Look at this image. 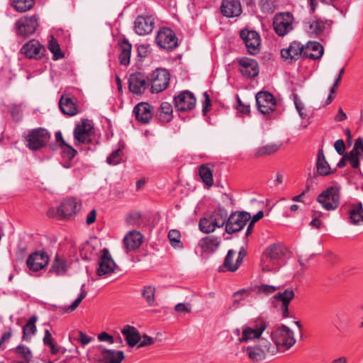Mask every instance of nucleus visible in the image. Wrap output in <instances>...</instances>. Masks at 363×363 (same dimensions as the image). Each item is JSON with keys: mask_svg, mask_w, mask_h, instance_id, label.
<instances>
[{"mask_svg": "<svg viewBox=\"0 0 363 363\" xmlns=\"http://www.w3.org/2000/svg\"><path fill=\"white\" fill-rule=\"evenodd\" d=\"M270 334L274 345L267 340H263L261 342L263 344V347L271 355L275 354L281 349H289L296 342L293 331L285 325L274 327L271 330Z\"/></svg>", "mask_w": 363, "mask_h": 363, "instance_id": "obj_1", "label": "nucleus"}, {"mask_svg": "<svg viewBox=\"0 0 363 363\" xmlns=\"http://www.w3.org/2000/svg\"><path fill=\"white\" fill-rule=\"evenodd\" d=\"M285 255L286 249L280 243H273L267 246L261 258L262 271L277 272L281 267L279 262L284 259Z\"/></svg>", "mask_w": 363, "mask_h": 363, "instance_id": "obj_2", "label": "nucleus"}, {"mask_svg": "<svg viewBox=\"0 0 363 363\" xmlns=\"http://www.w3.org/2000/svg\"><path fill=\"white\" fill-rule=\"evenodd\" d=\"M50 139V133L43 128H37L28 131L26 140L27 147L31 150H38L45 147Z\"/></svg>", "mask_w": 363, "mask_h": 363, "instance_id": "obj_3", "label": "nucleus"}, {"mask_svg": "<svg viewBox=\"0 0 363 363\" xmlns=\"http://www.w3.org/2000/svg\"><path fill=\"white\" fill-rule=\"evenodd\" d=\"M340 187L332 186L327 188L317 197V201L327 211L335 210L340 205Z\"/></svg>", "mask_w": 363, "mask_h": 363, "instance_id": "obj_4", "label": "nucleus"}, {"mask_svg": "<svg viewBox=\"0 0 363 363\" xmlns=\"http://www.w3.org/2000/svg\"><path fill=\"white\" fill-rule=\"evenodd\" d=\"M239 35L250 55H255L259 52L261 48V38L259 34L257 31L244 28L240 31Z\"/></svg>", "mask_w": 363, "mask_h": 363, "instance_id": "obj_5", "label": "nucleus"}, {"mask_svg": "<svg viewBox=\"0 0 363 363\" xmlns=\"http://www.w3.org/2000/svg\"><path fill=\"white\" fill-rule=\"evenodd\" d=\"M93 130V125L87 120L84 119L81 123L76 124L73 131L75 145L91 143Z\"/></svg>", "mask_w": 363, "mask_h": 363, "instance_id": "obj_6", "label": "nucleus"}, {"mask_svg": "<svg viewBox=\"0 0 363 363\" xmlns=\"http://www.w3.org/2000/svg\"><path fill=\"white\" fill-rule=\"evenodd\" d=\"M148 81L151 83L152 93H160L167 88L169 83V72L166 69H156Z\"/></svg>", "mask_w": 363, "mask_h": 363, "instance_id": "obj_7", "label": "nucleus"}, {"mask_svg": "<svg viewBox=\"0 0 363 363\" xmlns=\"http://www.w3.org/2000/svg\"><path fill=\"white\" fill-rule=\"evenodd\" d=\"M251 215L246 212H235L228 218V223L225 226V232L228 234H233L240 231L244 226L250 221Z\"/></svg>", "mask_w": 363, "mask_h": 363, "instance_id": "obj_8", "label": "nucleus"}, {"mask_svg": "<svg viewBox=\"0 0 363 363\" xmlns=\"http://www.w3.org/2000/svg\"><path fill=\"white\" fill-rule=\"evenodd\" d=\"M157 44L162 49L172 51L178 46V38L169 28H161L155 38Z\"/></svg>", "mask_w": 363, "mask_h": 363, "instance_id": "obj_9", "label": "nucleus"}, {"mask_svg": "<svg viewBox=\"0 0 363 363\" xmlns=\"http://www.w3.org/2000/svg\"><path fill=\"white\" fill-rule=\"evenodd\" d=\"M267 328V325L265 322L262 320V319H258V321H256L255 324L251 326L245 325L242 327V336L239 337V341L240 342H247L249 340H252L255 339H257L258 341L259 339H264L262 337V335L265 330Z\"/></svg>", "mask_w": 363, "mask_h": 363, "instance_id": "obj_10", "label": "nucleus"}, {"mask_svg": "<svg viewBox=\"0 0 363 363\" xmlns=\"http://www.w3.org/2000/svg\"><path fill=\"white\" fill-rule=\"evenodd\" d=\"M255 100L257 108L262 114H269L273 112L277 106L274 96L269 91H259L255 95Z\"/></svg>", "mask_w": 363, "mask_h": 363, "instance_id": "obj_11", "label": "nucleus"}, {"mask_svg": "<svg viewBox=\"0 0 363 363\" xmlns=\"http://www.w3.org/2000/svg\"><path fill=\"white\" fill-rule=\"evenodd\" d=\"M293 15L290 13H281L275 16L273 21L274 31L279 36H284L293 30Z\"/></svg>", "mask_w": 363, "mask_h": 363, "instance_id": "obj_12", "label": "nucleus"}, {"mask_svg": "<svg viewBox=\"0 0 363 363\" xmlns=\"http://www.w3.org/2000/svg\"><path fill=\"white\" fill-rule=\"evenodd\" d=\"M38 18L35 15H33L30 17L23 16L19 18L16 23L17 34L23 38H27L33 35L38 26Z\"/></svg>", "mask_w": 363, "mask_h": 363, "instance_id": "obj_13", "label": "nucleus"}, {"mask_svg": "<svg viewBox=\"0 0 363 363\" xmlns=\"http://www.w3.org/2000/svg\"><path fill=\"white\" fill-rule=\"evenodd\" d=\"M196 99L192 92L184 91L174 96V104L177 111L185 112L194 108Z\"/></svg>", "mask_w": 363, "mask_h": 363, "instance_id": "obj_14", "label": "nucleus"}, {"mask_svg": "<svg viewBox=\"0 0 363 363\" xmlns=\"http://www.w3.org/2000/svg\"><path fill=\"white\" fill-rule=\"evenodd\" d=\"M79 204L74 198L65 199L57 208V215L59 219H69L75 215L80 209Z\"/></svg>", "mask_w": 363, "mask_h": 363, "instance_id": "obj_15", "label": "nucleus"}, {"mask_svg": "<svg viewBox=\"0 0 363 363\" xmlns=\"http://www.w3.org/2000/svg\"><path fill=\"white\" fill-rule=\"evenodd\" d=\"M239 70L242 75L247 79H253L258 76L259 68L258 62L252 58L243 57L238 59Z\"/></svg>", "mask_w": 363, "mask_h": 363, "instance_id": "obj_16", "label": "nucleus"}, {"mask_svg": "<svg viewBox=\"0 0 363 363\" xmlns=\"http://www.w3.org/2000/svg\"><path fill=\"white\" fill-rule=\"evenodd\" d=\"M50 258L44 251H35L31 253L27 260L26 264L28 268L33 272H38L45 268L49 263Z\"/></svg>", "mask_w": 363, "mask_h": 363, "instance_id": "obj_17", "label": "nucleus"}, {"mask_svg": "<svg viewBox=\"0 0 363 363\" xmlns=\"http://www.w3.org/2000/svg\"><path fill=\"white\" fill-rule=\"evenodd\" d=\"M45 52V48L35 39L24 44L21 49V52L25 55L26 57L35 60L41 59Z\"/></svg>", "mask_w": 363, "mask_h": 363, "instance_id": "obj_18", "label": "nucleus"}, {"mask_svg": "<svg viewBox=\"0 0 363 363\" xmlns=\"http://www.w3.org/2000/svg\"><path fill=\"white\" fill-rule=\"evenodd\" d=\"M116 264L107 248H104L101 255L99 259V267L96 269V274L99 277L105 276L114 271Z\"/></svg>", "mask_w": 363, "mask_h": 363, "instance_id": "obj_19", "label": "nucleus"}, {"mask_svg": "<svg viewBox=\"0 0 363 363\" xmlns=\"http://www.w3.org/2000/svg\"><path fill=\"white\" fill-rule=\"evenodd\" d=\"M135 119L140 123L147 124L153 116V106L146 102H140L133 108Z\"/></svg>", "mask_w": 363, "mask_h": 363, "instance_id": "obj_20", "label": "nucleus"}, {"mask_svg": "<svg viewBox=\"0 0 363 363\" xmlns=\"http://www.w3.org/2000/svg\"><path fill=\"white\" fill-rule=\"evenodd\" d=\"M147 77L143 73L131 74L128 79L129 90L135 94H142L147 89Z\"/></svg>", "mask_w": 363, "mask_h": 363, "instance_id": "obj_21", "label": "nucleus"}, {"mask_svg": "<svg viewBox=\"0 0 363 363\" xmlns=\"http://www.w3.org/2000/svg\"><path fill=\"white\" fill-rule=\"evenodd\" d=\"M155 22L151 16H138L134 22L135 32L139 35L150 33L154 28Z\"/></svg>", "mask_w": 363, "mask_h": 363, "instance_id": "obj_22", "label": "nucleus"}, {"mask_svg": "<svg viewBox=\"0 0 363 363\" xmlns=\"http://www.w3.org/2000/svg\"><path fill=\"white\" fill-rule=\"evenodd\" d=\"M220 10L221 14L225 17H237L242 13L240 1V0H223Z\"/></svg>", "mask_w": 363, "mask_h": 363, "instance_id": "obj_23", "label": "nucleus"}, {"mask_svg": "<svg viewBox=\"0 0 363 363\" xmlns=\"http://www.w3.org/2000/svg\"><path fill=\"white\" fill-rule=\"evenodd\" d=\"M316 169H317V174L314 173L313 176H311V179H308V180H307L308 184L310 180L316 179L318 175L327 176V175L333 174L336 171V169H335L334 170H332V171L330 170V167L325 160L323 149H320L318 152L317 161H316Z\"/></svg>", "mask_w": 363, "mask_h": 363, "instance_id": "obj_24", "label": "nucleus"}, {"mask_svg": "<svg viewBox=\"0 0 363 363\" xmlns=\"http://www.w3.org/2000/svg\"><path fill=\"white\" fill-rule=\"evenodd\" d=\"M294 297V292L291 289H286L283 292H279L274 295V300L281 302V310L283 318H289V304Z\"/></svg>", "mask_w": 363, "mask_h": 363, "instance_id": "obj_25", "label": "nucleus"}, {"mask_svg": "<svg viewBox=\"0 0 363 363\" xmlns=\"http://www.w3.org/2000/svg\"><path fill=\"white\" fill-rule=\"evenodd\" d=\"M305 45H301L300 43L294 41L286 49L281 50V55L286 60H297L300 56L303 57V50Z\"/></svg>", "mask_w": 363, "mask_h": 363, "instance_id": "obj_26", "label": "nucleus"}, {"mask_svg": "<svg viewBox=\"0 0 363 363\" xmlns=\"http://www.w3.org/2000/svg\"><path fill=\"white\" fill-rule=\"evenodd\" d=\"M264 339H259L258 343L253 346H248L245 352L250 360L253 362H260L265 359L266 353L268 352L263 347V344L261 342Z\"/></svg>", "mask_w": 363, "mask_h": 363, "instance_id": "obj_27", "label": "nucleus"}, {"mask_svg": "<svg viewBox=\"0 0 363 363\" xmlns=\"http://www.w3.org/2000/svg\"><path fill=\"white\" fill-rule=\"evenodd\" d=\"M323 52L324 49L320 43L315 41H310L306 45H305V50H303V58L318 60L322 57Z\"/></svg>", "mask_w": 363, "mask_h": 363, "instance_id": "obj_28", "label": "nucleus"}, {"mask_svg": "<svg viewBox=\"0 0 363 363\" xmlns=\"http://www.w3.org/2000/svg\"><path fill=\"white\" fill-rule=\"evenodd\" d=\"M122 334L125 336V339L129 347H134L141 340V335L138 330L131 325H126L121 330Z\"/></svg>", "mask_w": 363, "mask_h": 363, "instance_id": "obj_29", "label": "nucleus"}, {"mask_svg": "<svg viewBox=\"0 0 363 363\" xmlns=\"http://www.w3.org/2000/svg\"><path fill=\"white\" fill-rule=\"evenodd\" d=\"M120 54L118 57L119 62L121 65L128 66L130 64L131 55L132 45L128 39L123 38L119 43Z\"/></svg>", "mask_w": 363, "mask_h": 363, "instance_id": "obj_30", "label": "nucleus"}, {"mask_svg": "<svg viewBox=\"0 0 363 363\" xmlns=\"http://www.w3.org/2000/svg\"><path fill=\"white\" fill-rule=\"evenodd\" d=\"M221 240L214 235L207 236L200 240L199 245L205 253H213L220 246Z\"/></svg>", "mask_w": 363, "mask_h": 363, "instance_id": "obj_31", "label": "nucleus"}, {"mask_svg": "<svg viewBox=\"0 0 363 363\" xmlns=\"http://www.w3.org/2000/svg\"><path fill=\"white\" fill-rule=\"evenodd\" d=\"M326 21L320 18L308 21L306 23V30L311 37H319L324 32Z\"/></svg>", "mask_w": 363, "mask_h": 363, "instance_id": "obj_32", "label": "nucleus"}, {"mask_svg": "<svg viewBox=\"0 0 363 363\" xmlns=\"http://www.w3.org/2000/svg\"><path fill=\"white\" fill-rule=\"evenodd\" d=\"M142 235L140 233L130 232L123 238V244L127 251L138 249L142 243Z\"/></svg>", "mask_w": 363, "mask_h": 363, "instance_id": "obj_33", "label": "nucleus"}, {"mask_svg": "<svg viewBox=\"0 0 363 363\" xmlns=\"http://www.w3.org/2000/svg\"><path fill=\"white\" fill-rule=\"evenodd\" d=\"M67 268V259L56 255L52 261L49 273H53L57 276H63L66 274Z\"/></svg>", "mask_w": 363, "mask_h": 363, "instance_id": "obj_34", "label": "nucleus"}, {"mask_svg": "<svg viewBox=\"0 0 363 363\" xmlns=\"http://www.w3.org/2000/svg\"><path fill=\"white\" fill-rule=\"evenodd\" d=\"M172 106L168 102H162L156 113V118L162 123H169L173 118Z\"/></svg>", "mask_w": 363, "mask_h": 363, "instance_id": "obj_35", "label": "nucleus"}, {"mask_svg": "<svg viewBox=\"0 0 363 363\" xmlns=\"http://www.w3.org/2000/svg\"><path fill=\"white\" fill-rule=\"evenodd\" d=\"M213 165L211 164H201L199 168V174L202 179V182L208 187H211L213 184Z\"/></svg>", "mask_w": 363, "mask_h": 363, "instance_id": "obj_36", "label": "nucleus"}, {"mask_svg": "<svg viewBox=\"0 0 363 363\" xmlns=\"http://www.w3.org/2000/svg\"><path fill=\"white\" fill-rule=\"evenodd\" d=\"M350 221L354 225L363 223V205L362 202L352 204L349 211Z\"/></svg>", "mask_w": 363, "mask_h": 363, "instance_id": "obj_37", "label": "nucleus"}, {"mask_svg": "<svg viewBox=\"0 0 363 363\" xmlns=\"http://www.w3.org/2000/svg\"><path fill=\"white\" fill-rule=\"evenodd\" d=\"M211 216L213 220L214 225L217 228H221L223 225H227L228 223V211L227 210L220 206H219L217 210L214 211Z\"/></svg>", "mask_w": 363, "mask_h": 363, "instance_id": "obj_38", "label": "nucleus"}, {"mask_svg": "<svg viewBox=\"0 0 363 363\" xmlns=\"http://www.w3.org/2000/svg\"><path fill=\"white\" fill-rule=\"evenodd\" d=\"M59 106L65 115L72 116L77 113L76 104L71 98L62 96L59 102Z\"/></svg>", "mask_w": 363, "mask_h": 363, "instance_id": "obj_39", "label": "nucleus"}, {"mask_svg": "<svg viewBox=\"0 0 363 363\" xmlns=\"http://www.w3.org/2000/svg\"><path fill=\"white\" fill-rule=\"evenodd\" d=\"M103 360L104 363H121L124 359V354L122 351H114L112 350H104Z\"/></svg>", "mask_w": 363, "mask_h": 363, "instance_id": "obj_40", "label": "nucleus"}, {"mask_svg": "<svg viewBox=\"0 0 363 363\" xmlns=\"http://www.w3.org/2000/svg\"><path fill=\"white\" fill-rule=\"evenodd\" d=\"M35 0H11V6L18 12H26L34 6Z\"/></svg>", "mask_w": 363, "mask_h": 363, "instance_id": "obj_41", "label": "nucleus"}, {"mask_svg": "<svg viewBox=\"0 0 363 363\" xmlns=\"http://www.w3.org/2000/svg\"><path fill=\"white\" fill-rule=\"evenodd\" d=\"M199 226L200 230L206 234L213 232L217 228L216 225H214L211 215L201 218L199 220Z\"/></svg>", "mask_w": 363, "mask_h": 363, "instance_id": "obj_42", "label": "nucleus"}, {"mask_svg": "<svg viewBox=\"0 0 363 363\" xmlns=\"http://www.w3.org/2000/svg\"><path fill=\"white\" fill-rule=\"evenodd\" d=\"M235 255V251L233 250H229L228 251L227 255L225 257L223 267L225 268L227 271L234 272H235L238 268L239 265L238 264L237 261H235V263H233V260L234 258V256Z\"/></svg>", "mask_w": 363, "mask_h": 363, "instance_id": "obj_43", "label": "nucleus"}, {"mask_svg": "<svg viewBox=\"0 0 363 363\" xmlns=\"http://www.w3.org/2000/svg\"><path fill=\"white\" fill-rule=\"evenodd\" d=\"M38 319H29L28 322L23 327V340H29L36 332L35 323Z\"/></svg>", "mask_w": 363, "mask_h": 363, "instance_id": "obj_44", "label": "nucleus"}, {"mask_svg": "<svg viewBox=\"0 0 363 363\" xmlns=\"http://www.w3.org/2000/svg\"><path fill=\"white\" fill-rule=\"evenodd\" d=\"M48 49L53 54L52 59L54 60L64 57V54L60 49V45L53 36L51 37V40L49 41Z\"/></svg>", "mask_w": 363, "mask_h": 363, "instance_id": "obj_45", "label": "nucleus"}, {"mask_svg": "<svg viewBox=\"0 0 363 363\" xmlns=\"http://www.w3.org/2000/svg\"><path fill=\"white\" fill-rule=\"evenodd\" d=\"M279 146L276 144H268L260 147L256 150L255 156L257 157L269 155L276 152L279 150Z\"/></svg>", "mask_w": 363, "mask_h": 363, "instance_id": "obj_46", "label": "nucleus"}, {"mask_svg": "<svg viewBox=\"0 0 363 363\" xmlns=\"http://www.w3.org/2000/svg\"><path fill=\"white\" fill-rule=\"evenodd\" d=\"M180 232L177 230H171L168 233V238L171 245L174 248L182 249L183 247V244L180 240Z\"/></svg>", "mask_w": 363, "mask_h": 363, "instance_id": "obj_47", "label": "nucleus"}, {"mask_svg": "<svg viewBox=\"0 0 363 363\" xmlns=\"http://www.w3.org/2000/svg\"><path fill=\"white\" fill-rule=\"evenodd\" d=\"M85 284H82L80 288V294H79V296L77 298H76L69 306L65 308V311L67 313H70L73 311H74L77 306L79 305V303L82 302V301L86 297L87 292L85 290Z\"/></svg>", "mask_w": 363, "mask_h": 363, "instance_id": "obj_48", "label": "nucleus"}, {"mask_svg": "<svg viewBox=\"0 0 363 363\" xmlns=\"http://www.w3.org/2000/svg\"><path fill=\"white\" fill-rule=\"evenodd\" d=\"M123 152L121 148L113 151L106 158V162L110 165H117L123 161Z\"/></svg>", "mask_w": 363, "mask_h": 363, "instance_id": "obj_49", "label": "nucleus"}, {"mask_svg": "<svg viewBox=\"0 0 363 363\" xmlns=\"http://www.w3.org/2000/svg\"><path fill=\"white\" fill-rule=\"evenodd\" d=\"M155 288L152 286H144L142 291V296L149 306H152L155 303Z\"/></svg>", "mask_w": 363, "mask_h": 363, "instance_id": "obj_50", "label": "nucleus"}, {"mask_svg": "<svg viewBox=\"0 0 363 363\" xmlns=\"http://www.w3.org/2000/svg\"><path fill=\"white\" fill-rule=\"evenodd\" d=\"M59 148L61 150L62 157L67 161H71L77 153V151L67 143Z\"/></svg>", "mask_w": 363, "mask_h": 363, "instance_id": "obj_51", "label": "nucleus"}, {"mask_svg": "<svg viewBox=\"0 0 363 363\" xmlns=\"http://www.w3.org/2000/svg\"><path fill=\"white\" fill-rule=\"evenodd\" d=\"M15 352L27 362H30L33 357L30 349L23 345H19L17 346L15 348Z\"/></svg>", "mask_w": 363, "mask_h": 363, "instance_id": "obj_52", "label": "nucleus"}, {"mask_svg": "<svg viewBox=\"0 0 363 363\" xmlns=\"http://www.w3.org/2000/svg\"><path fill=\"white\" fill-rule=\"evenodd\" d=\"M259 6L264 13H272L274 11L273 0H259Z\"/></svg>", "mask_w": 363, "mask_h": 363, "instance_id": "obj_53", "label": "nucleus"}, {"mask_svg": "<svg viewBox=\"0 0 363 363\" xmlns=\"http://www.w3.org/2000/svg\"><path fill=\"white\" fill-rule=\"evenodd\" d=\"M264 216V213L262 211H258L255 215L253 216L252 220H250V223L245 231V237H248L252 234L255 223L262 218Z\"/></svg>", "mask_w": 363, "mask_h": 363, "instance_id": "obj_54", "label": "nucleus"}, {"mask_svg": "<svg viewBox=\"0 0 363 363\" xmlns=\"http://www.w3.org/2000/svg\"><path fill=\"white\" fill-rule=\"evenodd\" d=\"M359 152L357 151L356 150H352L350 151V163L352 168L357 169L359 167L360 162H359Z\"/></svg>", "mask_w": 363, "mask_h": 363, "instance_id": "obj_55", "label": "nucleus"}, {"mask_svg": "<svg viewBox=\"0 0 363 363\" xmlns=\"http://www.w3.org/2000/svg\"><path fill=\"white\" fill-rule=\"evenodd\" d=\"M56 144H49V147L52 150H57V147L65 145L67 143L65 141L61 131L58 130L55 133Z\"/></svg>", "mask_w": 363, "mask_h": 363, "instance_id": "obj_56", "label": "nucleus"}, {"mask_svg": "<svg viewBox=\"0 0 363 363\" xmlns=\"http://www.w3.org/2000/svg\"><path fill=\"white\" fill-rule=\"evenodd\" d=\"M175 311L181 315H185L191 312V306L189 303H179L174 307Z\"/></svg>", "mask_w": 363, "mask_h": 363, "instance_id": "obj_57", "label": "nucleus"}, {"mask_svg": "<svg viewBox=\"0 0 363 363\" xmlns=\"http://www.w3.org/2000/svg\"><path fill=\"white\" fill-rule=\"evenodd\" d=\"M294 102L300 117L303 119L306 118L307 117V114L303 111L304 105L296 94L294 96Z\"/></svg>", "mask_w": 363, "mask_h": 363, "instance_id": "obj_58", "label": "nucleus"}, {"mask_svg": "<svg viewBox=\"0 0 363 363\" xmlns=\"http://www.w3.org/2000/svg\"><path fill=\"white\" fill-rule=\"evenodd\" d=\"M236 109L243 114H249L250 113V106L243 104L238 96H237Z\"/></svg>", "mask_w": 363, "mask_h": 363, "instance_id": "obj_59", "label": "nucleus"}, {"mask_svg": "<svg viewBox=\"0 0 363 363\" xmlns=\"http://www.w3.org/2000/svg\"><path fill=\"white\" fill-rule=\"evenodd\" d=\"M279 289H280L279 286L277 287V286H271V285H268V284H262L258 288V292L269 295Z\"/></svg>", "mask_w": 363, "mask_h": 363, "instance_id": "obj_60", "label": "nucleus"}, {"mask_svg": "<svg viewBox=\"0 0 363 363\" xmlns=\"http://www.w3.org/2000/svg\"><path fill=\"white\" fill-rule=\"evenodd\" d=\"M155 340L154 338L148 336L146 334L141 335V340L138 342V347H143L149 345H152L155 343Z\"/></svg>", "mask_w": 363, "mask_h": 363, "instance_id": "obj_61", "label": "nucleus"}, {"mask_svg": "<svg viewBox=\"0 0 363 363\" xmlns=\"http://www.w3.org/2000/svg\"><path fill=\"white\" fill-rule=\"evenodd\" d=\"M47 346L50 347V352L53 355L59 353L64 354L66 352L65 348L57 345L55 341L53 342H50V345H48Z\"/></svg>", "mask_w": 363, "mask_h": 363, "instance_id": "obj_62", "label": "nucleus"}, {"mask_svg": "<svg viewBox=\"0 0 363 363\" xmlns=\"http://www.w3.org/2000/svg\"><path fill=\"white\" fill-rule=\"evenodd\" d=\"M249 295V292L245 289L238 291L233 294L234 302L239 303L240 301L245 299Z\"/></svg>", "mask_w": 363, "mask_h": 363, "instance_id": "obj_63", "label": "nucleus"}, {"mask_svg": "<svg viewBox=\"0 0 363 363\" xmlns=\"http://www.w3.org/2000/svg\"><path fill=\"white\" fill-rule=\"evenodd\" d=\"M334 147L338 155H342L345 152V144L342 139H338L335 142Z\"/></svg>", "mask_w": 363, "mask_h": 363, "instance_id": "obj_64", "label": "nucleus"}]
</instances>
